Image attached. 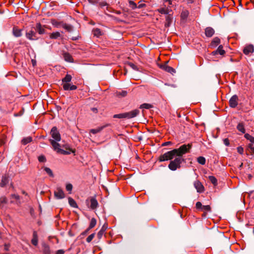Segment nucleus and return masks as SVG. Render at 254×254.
<instances>
[{"label":"nucleus","instance_id":"1","mask_svg":"<svg viewBox=\"0 0 254 254\" xmlns=\"http://www.w3.org/2000/svg\"><path fill=\"white\" fill-rule=\"evenodd\" d=\"M191 146L190 144H184L179 148L174 149L161 155L159 160L160 162L171 160L168 168L170 170L175 171L180 169L182 164L185 162L183 155L189 152Z\"/></svg>","mask_w":254,"mask_h":254},{"label":"nucleus","instance_id":"2","mask_svg":"<svg viewBox=\"0 0 254 254\" xmlns=\"http://www.w3.org/2000/svg\"><path fill=\"white\" fill-rule=\"evenodd\" d=\"M90 203V206H88L89 208L92 210H94L98 206V202L95 197H90L86 200V203L87 205Z\"/></svg>","mask_w":254,"mask_h":254},{"label":"nucleus","instance_id":"3","mask_svg":"<svg viewBox=\"0 0 254 254\" xmlns=\"http://www.w3.org/2000/svg\"><path fill=\"white\" fill-rule=\"evenodd\" d=\"M50 134L54 139L53 140L59 141L61 139V134L56 127H52Z\"/></svg>","mask_w":254,"mask_h":254},{"label":"nucleus","instance_id":"4","mask_svg":"<svg viewBox=\"0 0 254 254\" xmlns=\"http://www.w3.org/2000/svg\"><path fill=\"white\" fill-rule=\"evenodd\" d=\"M167 64L168 62H165L163 64H158V66L162 70L173 74V73L176 72L175 69L173 67L168 66Z\"/></svg>","mask_w":254,"mask_h":254},{"label":"nucleus","instance_id":"5","mask_svg":"<svg viewBox=\"0 0 254 254\" xmlns=\"http://www.w3.org/2000/svg\"><path fill=\"white\" fill-rule=\"evenodd\" d=\"M54 196L57 199H63L65 197V194L61 187H57L54 191Z\"/></svg>","mask_w":254,"mask_h":254},{"label":"nucleus","instance_id":"6","mask_svg":"<svg viewBox=\"0 0 254 254\" xmlns=\"http://www.w3.org/2000/svg\"><path fill=\"white\" fill-rule=\"evenodd\" d=\"M237 129L242 134H245L246 132V124L243 121H240L236 126Z\"/></svg>","mask_w":254,"mask_h":254},{"label":"nucleus","instance_id":"7","mask_svg":"<svg viewBox=\"0 0 254 254\" xmlns=\"http://www.w3.org/2000/svg\"><path fill=\"white\" fill-rule=\"evenodd\" d=\"M139 111L138 109H135L128 112H126V117L127 119H130L136 117L139 114Z\"/></svg>","mask_w":254,"mask_h":254},{"label":"nucleus","instance_id":"8","mask_svg":"<svg viewBox=\"0 0 254 254\" xmlns=\"http://www.w3.org/2000/svg\"><path fill=\"white\" fill-rule=\"evenodd\" d=\"M238 104V97L236 95L232 96L229 100V106L230 107L234 108Z\"/></svg>","mask_w":254,"mask_h":254},{"label":"nucleus","instance_id":"9","mask_svg":"<svg viewBox=\"0 0 254 254\" xmlns=\"http://www.w3.org/2000/svg\"><path fill=\"white\" fill-rule=\"evenodd\" d=\"M193 185L198 192L201 193L203 192L204 190V187L200 181L198 180L194 181Z\"/></svg>","mask_w":254,"mask_h":254},{"label":"nucleus","instance_id":"10","mask_svg":"<svg viewBox=\"0 0 254 254\" xmlns=\"http://www.w3.org/2000/svg\"><path fill=\"white\" fill-rule=\"evenodd\" d=\"M26 37L30 40H36L38 39L36 32L33 30H30L29 32H27L26 33Z\"/></svg>","mask_w":254,"mask_h":254},{"label":"nucleus","instance_id":"11","mask_svg":"<svg viewBox=\"0 0 254 254\" xmlns=\"http://www.w3.org/2000/svg\"><path fill=\"white\" fill-rule=\"evenodd\" d=\"M63 85V87L64 90H74L77 89V86L68 83H64Z\"/></svg>","mask_w":254,"mask_h":254},{"label":"nucleus","instance_id":"12","mask_svg":"<svg viewBox=\"0 0 254 254\" xmlns=\"http://www.w3.org/2000/svg\"><path fill=\"white\" fill-rule=\"evenodd\" d=\"M254 51V47L253 45H248L246 46L243 49V52L246 55H248L250 54L253 53Z\"/></svg>","mask_w":254,"mask_h":254},{"label":"nucleus","instance_id":"13","mask_svg":"<svg viewBox=\"0 0 254 254\" xmlns=\"http://www.w3.org/2000/svg\"><path fill=\"white\" fill-rule=\"evenodd\" d=\"M165 19L166 22L165 23V26L166 27H168L170 26L173 21V18L172 14L169 13L168 15H166Z\"/></svg>","mask_w":254,"mask_h":254},{"label":"nucleus","instance_id":"14","mask_svg":"<svg viewBox=\"0 0 254 254\" xmlns=\"http://www.w3.org/2000/svg\"><path fill=\"white\" fill-rule=\"evenodd\" d=\"M225 53V51L223 49V46L222 45H220L216 51L212 52L211 54L213 56H215L218 54L220 55H224Z\"/></svg>","mask_w":254,"mask_h":254},{"label":"nucleus","instance_id":"15","mask_svg":"<svg viewBox=\"0 0 254 254\" xmlns=\"http://www.w3.org/2000/svg\"><path fill=\"white\" fill-rule=\"evenodd\" d=\"M50 141L54 149L55 150L57 151V152L58 153H59V150H61V149L60 148V144L57 142L58 141L53 140L52 139H50Z\"/></svg>","mask_w":254,"mask_h":254},{"label":"nucleus","instance_id":"16","mask_svg":"<svg viewBox=\"0 0 254 254\" xmlns=\"http://www.w3.org/2000/svg\"><path fill=\"white\" fill-rule=\"evenodd\" d=\"M214 30L210 27H207L205 29V34L207 37H212L214 35Z\"/></svg>","mask_w":254,"mask_h":254},{"label":"nucleus","instance_id":"17","mask_svg":"<svg viewBox=\"0 0 254 254\" xmlns=\"http://www.w3.org/2000/svg\"><path fill=\"white\" fill-rule=\"evenodd\" d=\"M36 30L39 34H43L45 33V29L42 27V25L40 23L36 24Z\"/></svg>","mask_w":254,"mask_h":254},{"label":"nucleus","instance_id":"18","mask_svg":"<svg viewBox=\"0 0 254 254\" xmlns=\"http://www.w3.org/2000/svg\"><path fill=\"white\" fill-rule=\"evenodd\" d=\"M21 30L17 28L16 27H14L12 30V33L13 35L16 37H19L22 35Z\"/></svg>","mask_w":254,"mask_h":254},{"label":"nucleus","instance_id":"19","mask_svg":"<svg viewBox=\"0 0 254 254\" xmlns=\"http://www.w3.org/2000/svg\"><path fill=\"white\" fill-rule=\"evenodd\" d=\"M9 180L8 177L4 176H2L0 186L1 187H4L6 184L8 183Z\"/></svg>","mask_w":254,"mask_h":254},{"label":"nucleus","instance_id":"20","mask_svg":"<svg viewBox=\"0 0 254 254\" xmlns=\"http://www.w3.org/2000/svg\"><path fill=\"white\" fill-rule=\"evenodd\" d=\"M108 125H105L102 127H98L96 128L92 129L90 130V132L91 133H92L93 134H96L99 132H100L104 128H105L106 127H107Z\"/></svg>","mask_w":254,"mask_h":254},{"label":"nucleus","instance_id":"21","mask_svg":"<svg viewBox=\"0 0 254 254\" xmlns=\"http://www.w3.org/2000/svg\"><path fill=\"white\" fill-rule=\"evenodd\" d=\"M220 42V40L218 37H215L211 42L212 47H216Z\"/></svg>","mask_w":254,"mask_h":254},{"label":"nucleus","instance_id":"22","mask_svg":"<svg viewBox=\"0 0 254 254\" xmlns=\"http://www.w3.org/2000/svg\"><path fill=\"white\" fill-rule=\"evenodd\" d=\"M64 58V60L68 62H73V58L72 56L67 53H65L63 55Z\"/></svg>","mask_w":254,"mask_h":254},{"label":"nucleus","instance_id":"23","mask_svg":"<svg viewBox=\"0 0 254 254\" xmlns=\"http://www.w3.org/2000/svg\"><path fill=\"white\" fill-rule=\"evenodd\" d=\"M72 76L70 74H67L65 76V77L62 79V84L64 83H68L70 82L71 80Z\"/></svg>","mask_w":254,"mask_h":254},{"label":"nucleus","instance_id":"24","mask_svg":"<svg viewBox=\"0 0 254 254\" xmlns=\"http://www.w3.org/2000/svg\"><path fill=\"white\" fill-rule=\"evenodd\" d=\"M62 27L68 32H71L72 30L73 26L66 23H62Z\"/></svg>","mask_w":254,"mask_h":254},{"label":"nucleus","instance_id":"25","mask_svg":"<svg viewBox=\"0 0 254 254\" xmlns=\"http://www.w3.org/2000/svg\"><path fill=\"white\" fill-rule=\"evenodd\" d=\"M69 205L73 208H77V205L75 201L71 197H69L68 198Z\"/></svg>","mask_w":254,"mask_h":254},{"label":"nucleus","instance_id":"26","mask_svg":"<svg viewBox=\"0 0 254 254\" xmlns=\"http://www.w3.org/2000/svg\"><path fill=\"white\" fill-rule=\"evenodd\" d=\"M92 33H93V34L94 35V36H95L97 37H99L101 35H102L101 31L99 28L93 29L92 30Z\"/></svg>","mask_w":254,"mask_h":254},{"label":"nucleus","instance_id":"27","mask_svg":"<svg viewBox=\"0 0 254 254\" xmlns=\"http://www.w3.org/2000/svg\"><path fill=\"white\" fill-rule=\"evenodd\" d=\"M97 4H98L101 7H103L104 6H107V9L108 8V4L105 0H97Z\"/></svg>","mask_w":254,"mask_h":254},{"label":"nucleus","instance_id":"28","mask_svg":"<svg viewBox=\"0 0 254 254\" xmlns=\"http://www.w3.org/2000/svg\"><path fill=\"white\" fill-rule=\"evenodd\" d=\"M71 152L74 153L75 150H72L70 148H69L67 149V150H64L61 149V150H59V153H61L63 154L66 155V154H69L71 153Z\"/></svg>","mask_w":254,"mask_h":254},{"label":"nucleus","instance_id":"29","mask_svg":"<svg viewBox=\"0 0 254 254\" xmlns=\"http://www.w3.org/2000/svg\"><path fill=\"white\" fill-rule=\"evenodd\" d=\"M60 37L61 34L59 32H53L50 35V38L52 39H56Z\"/></svg>","mask_w":254,"mask_h":254},{"label":"nucleus","instance_id":"30","mask_svg":"<svg viewBox=\"0 0 254 254\" xmlns=\"http://www.w3.org/2000/svg\"><path fill=\"white\" fill-rule=\"evenodd\" d=\"M244 134V137L247 139L248 140H249L251 142L254 143V137L252 136L249 133H245Z\"/></svg>","mask_w":254,"mask_h":254},{"label":"nucleus","instance_id":"31","mask_svg":"<svg viewBox=\"0 0 254 254\" xmlns=\"http://www.w3.org/2000/svg\"><path fill=\"white\" fill-rule=\"evenodd\" d=\"M32 140V138L30 136H28V137H25L22 140H21V143H22V144L23 145H26L27 144V143L31 142Z\"/></svg>","mask_w":254,"mask_h":254},{"label":"nucleus","instance_id":"32","mask_svg":"<svg viewBox=\"0 0 254 254\" xmlns=\"http://www.w3.org/2000/svg\"><path fill=\"white\" fill-rule=\"evenodd\" d=\"M157 11L159 13L166 14V15L170 13L169 9L164 7L158 9Z\"/></svg>","mask_w":254,"mask_h":254},{"label":"nucleus","instance_id":"33","mask_svg":"<svg viewBox=\"0 0 254 254\" xmlns=\"http://www.w3.org/2000/svg\"><path fill=\"white\" fill-rule=\"evenodd\" d=\"M189 14V12L187 10H183L181 13V18L183 19H186Z\"/></svg>","mask_w":254,"mask_h":254},{"label":"nucleus","instance_id":"34","mask_svg":"<svg viewBox=\"0 0 254 254\" xmlns=\"http://www.w3.org/2000/svg\"><path fill=\"white\" fill-rule=\"evenodd\" d=\"M96 223H97V221H96V219L94 218H92L91 219L90 223L89 226L88 228L91 229H92L93 228H94L95 226Z\"/></svg>","mask_w":254,"mask_h":254},{"label":"nucleus","instance_id":"35","mask_svg":"<svg viewBox=\"0 0 254 254\" xmlns=\"http://www.w3.org/2000/svg\"><path fill=\"white\" fill-rule=\"evenodd\" d=\"M153 107V106L150 104L148 103H144L141 104L139 108L140 109H149L150 108H152Z\"/></svg>","mask_w":254,"mask_h":254},{"label":"nucleus","instance_id":"36","mask_svg":"<svg viewBox=\"0 0 254 254\" xmlns=\"http://www.w3.org/2000/svg\"><path fill=\"white\" fill-rule=\"evenodd\" d=\"M197 162L201 165H204L206 162L205 158L203 156H199L197 158Z\"/></svg>","mask_w":254,"mask_h":254},{"label":"nucleus","instance_id":"37","mask_svg":"<svg viewBox=\"0 0 254 254\" xmlns=\"http://www.w3.org/2000/svg\"><path fill=\"white\" fill-rule=\"evenodd\" d=\"M127 95V92L125 90H122V91H119L116 92V95L119 97H125Z\"/></svg>","mask_w":254,"mask_h":254},{"label":"nucleus","instance_id":"38","mask_svg":"<svg viewBox=\"0 0 254 254\" xmlns=\"http://www.w3.org/2000/svg\"><path fill=\"white\" fill-rule=\"evenodd\" d=\"M209 181L213 184L214 186H216L217 185V180L216 178L212 176H209L208 177Z\"/></svg>","mask_w":254,"mask_h":254},{"label":"nucleus","instance_id":"39","mask_svg":"<svg viewBox=\"0 0 254 254\" xmlns=\"http://www.w3.org/2000/svg\"><path fill=\"white\" fill-rule=\"evenodd\" d=\"M114 118L126 119L125 113L115 114L113 116Z\"/></svg>","mask_w":254,"mask_h":254},{"label":"nucleus","instance_id":"40","mask_svg":"<svg viewBox=\"0 0 254 254\" xmlns=\"http://www.w3.org/2000/svg\"><path fill=\"white\" fill-rule=\"evenodd\" d=\"M129 3V6L132 9H135L137 8V4L132 0H128Z\"/></svg>","mask_w":254,"mask_h":254},{"label":"nucleus","instance_id":"41","mask_svg":"<svg viewBox=\"0 0 254 254\" xmlns=\"http://www.w3.org/2000/svg\"><path fill=\"white\" fill-rule=\"evenodd\" d=\"M105 231V229H104L103 227L102 228V229L99 231V232L97 234V237L99 239H101L103 235L104 234Z\"/></svg>","mask_w":254,"mask_h":254},{"label":"nucleus","instance_id":"42","mask_svg":"<svg viewBox=\"0 0 254 254\" xmlns=\"http://www.w3.org/2000/svg\"><path fill=\"white\" fill-rule=\"evenodd\" d=\"M44 170L50 177H54L53 173L50 168L48 167H45L44 168Z\"/></svg>","mask_w":254,"mask_h":254},{"label":"nucleus","instance_id":"43","mask_svg":"<svg viewBox=\"0 0 254 254\" xmlns=\"http://www.w3.org/2000/svg\"><path fill=\"white\" fill-rule=\"evenodd\" d=\"M51 23L53 26L57 28H58L60 25L62 26V23H63V22H59L56 20H52Z\"/></svg>","mask_w":254,"mask_h":254},{"label":"nucleus","instance_id":"44","mask_svg":"<svg viewBox=\"0 0 254 254\" xmlns=\"http://www.w3.org/2000/svg\"><path fill=\"white\" fill-rule=\"evenodd\" d=\"M7 202V198L5 196H1L0 197V205L5 204Z\"/></svg>","mask_w":254,"mask_h":254},{"label":"nucleus","instance_id":"45","mask_svg":"<svg viewBox=\"0 0 254 254\" xmlns=\"http://www.w3.org/2000/svg\"><path fill=\"white\" fill-rule=\"evenodd\" d=\"M95 233H92L91 234V235H90L86 239V242L87 243H90V242H91V241L93 240V239L95 237Z\"/></svg>","mask_w":254,"mask_h":254},{"label":"nucleus","instance_id":"46","mask_svg":"<svg viewBox=\"0 0 254 254\" xmlns=\"http://www.w3.org/2000/svg\"><path fill=\"white\" fill-rule=\"evenodd\" d=\"M128 65L132 68L133 69L137 71H139V69L137 66L132 63H128Z\"/></svg>","mask_w":254,"mask_h":254},{"label":"nucleus","instance_id":"47","mask_svg":"<svg viewBox=\"0 0 254 254\" xmlns=\"http://www.w3.org/2000/svg\"><path fill=\"white\" fill-rule=\"evenodd\" d=\"M66 190L67 191L69 192V193H71V191L72 190V185L71 184H67L66 185Z\"/></svg>","mask_w":254,"mask_h":254},{"label":"nucleus","instance_id":"48","mask_svg":"<svg viewBox=\"0 0 254 254\" xmlns=\"http://www.w3.org/2000/svg\"><path fill=\"white\" fill-rule=\"evenodd\" d=\"M38 161L40 162H45L46 161V157L44 155H40L38 157Z\"/></svg>","mask_w":254,"mask_h":254},{"label":"nucleus","instance_id":"49","mask_svg":"<svg viewBox=\"0 0 254 254\" xmlns=\"http://www.w3.org/2000/svg\"><path fill=\"white\" fill-rule=\"evenodd\" d=\"M38 238H33L31 240L32 244L34 246H37L38 245Z\"/></svg>","mask_w":254,"mask_h":254},{"label":"nucleus","instance_id":"50","mask_svg":"<svg viewBox=\"0 0 254 254\" xmlns=\"http://www.w3.org/2000/svg\"><path fill=\"white\" fill-rule=\"evenodd\" d=\"M202 209L207 211H210L211 210V207L209 205H203L202 207Z\"/></svg>","mask_w":254,"mask_h":254},{"label":"nucleus","instance_id":"51","mask_svg":"<svg viewBox=\"0 0 254 254\" xmlns=\"http://www.w3.org/2000/svg\"><path fill=\"white\" fill-rule=\"evenodd\" d=\"M45 254H50V248L48 246H46L44 250Z\"/></svg>","mask_w":254,"mask_h":254},{"label":"nucleus","instance_id":"52","mask_svg":"<svg viewBox=\"0 0 254 254\" xmlns=\"http://www.w3.org/2000/svg\"><path fill=\"white\" fill-rule=\"evenodd\" d=\"M237 151L240 154H243L244 153V148L242 146H239L237 148Z\"/></svg>","mask_w":254,"mask_h":254},{"label":"nucleus","instance_id":"53","mask_svg":"<svg viewBox=\"0 0 254 254\" xmlns=\"http://www.w3.org/2000/svg\"><path fill=\"white\" fill-rule=\"evenodd\" d=\"M10 197L11 198L15 199L16 200H19L20 199V196L18 194H12L10 195Z\"/></svg>","mask_w":254,"mask_h":254},{"label":"nucleus","instance_id":"54","mask_svg":"<svg viewBox=\"0 0 254 254\" xmlns=\"http://www.w3.org/2000/svg\"><path fill=\"white\" fill-rule=\"evenodd\" d=\"M203 205H202L201 203L199 201H198L196 202V208L197 209H202V207Z\"/></svg>","mask_w":254,"mask_h":254},{"label":"nucleus","instance_id":"55","mask_svg":"<svg viewBox=\"0 0 254 254\" xmlns=\"http://www.w3.org/2000/svg\"><path fill=\"white\" fill-rule=\"evenodd\" d=\"M145 5H146L145 4H144L143 3H141V1H139L138 5H137V8H141L142 7H145Z\"/></svg>","mask_w":254,"mask_h":254},{"label":"nucleus","instance_id":"56","mask_svg":"<svg viewBox=\"0 0 254 254\" xmlns=\"http://www.w3.org/2000/svg\"><path fill=\"white\" fill-rule=\"evenodd\" d=\"M224 144L226 146H229L230 144L229 140L228 138H225L223 139Z\"/></svg>","mask_w":254,"mask_h":254},{"label":"nucleus","instance_id":"57","mask_svg":"<svg viewBox=\"0 0 254 254\" xmlns=\"http://www.w3.org/2000/svg\"><path fill=\"white\" fill-rule=\"evenodd\" d=\"M64 251L63 250H59L57 251L56 254H64Z\"/></svg>","mask_w":254,"mask_h":254},{"label":"nucleus","instance_id":"58","mask_svg":"<svg viewBox=\"0 0 254 254\" xmlns=\"http://www.w3.org/2000/svg\"><path fill=\"white\" fill-rule=\"evenodd\" d=\"M88 1H89V2L90 4H97V0H88Z\"/></svg>","mask_w":254,"mask_h":254},{"label":"nucleus","instance_id":"59","mask_svg":"<svg viewBox=\"0 0 254 254\" xmlns=\"http://www.w3.org/2000/svg\"><path fill=\"white\" fill-rule=\"evenodd\" d=\"M90 229L88 228L85 231H84L83 232H82L81 233V235H85L87 234V233L88 232V231H89Z\"/></svg>","mask_w":254,"mask_h":254},{"label":"nucleus","instance_id":"60","mask_svg":"<svg viewBox=\"0 0 254 254\" xmlns=\"http://www.w3.org/2000/svg\"><path fill=\"white\" fill-rule=\"evenodd\" d=\"M171 144H172L171 142L167 141V142H165L164 143H163L162 145L163 146H167V145H170Z\"/></svg>","mask_w":254,"mask_h":254},{"label":"nucleus","instance_id":"61","mask_svg":"<svg viewBox=\"0 0 254 254\" xmlns=\"http://www.w3.org/2000/svg\"><path fill=\"white\" fill-rule=\"evenodd\" d=\"M9 245H7V244H5L4 245V249L5 250V251H8L9 250Z\"/></svg>","mask_w":254,"mask_h":254},{"label":"nucleus","instance_id":"62","mask_svg":"<svg viewBox=\"0 0 254 254\" xmlns=\"http://www.w3.org/2000/svg\"><path fill=\"white\" fill-rule=\"evenodd\" d=\"M33 238H38V235L36 231H34L33 233Z\"/></svg>","mask_w":254,"mask_h":254},{"label":"nucleus","instance_id":"63","mask_svg":"<svg viewBox=\"0 0 254 254\" xmlns=\"http://www.w3.org/2000/svg\"><path fill=\"white\" fill-rule=\"evenodd\" d=\"M91 110H92L94 113H97V112H98V110H97V108H92L91 109Z\"/></svg>","mask_w":254,"mask_h":254},{"label":"nucleus","instance_id":"64","mask_svg":"<svg viewBox=\"0 0 254 254\" xmlns=\"http://www.w3.org/2000/svg\"><path fill=\"white\" fill-rule=\"evenodd\" d=\"M249 147L250 148V149H251V150L254 152V147H252V145L251 144H250L249 145Z\"/></svg>","mask_w":254,"mask_h":254}]
</instances>
